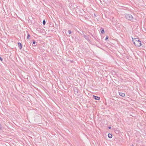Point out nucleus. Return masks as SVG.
<instances>
[{"instance_id": "obj_1", "label": "nucleus", "mask_w": 146, "mask_h": 146, "mask_svg": "<svg viewBox=\"0 0 146 146\" xmlns=\"http://www.w3.org/2000/svg\"><path fill=\"white\" fill-rule=\"evenodd\" d=\"M132 41L134 45L137 47H140L142 45L141 42L138 38H133Z\"/></svg>"}, {"instance_id": "obj_2", "label": "nucleus", "mask_w": 146, "mask_h": 146, "mask_svg": "<svg viewBox=\"0 0 146 146\" xmlns=\"http://www.w3.org/2000/svg\"><path fill=\"white\" fill-rule=\"evenodd\" d=\"M126 17L128 20H131L133 19V17L131 15L128 14L126 16Z\"/></svg>"}, {"instance_id": "obj_3", "label": "nucleus", "mask_w": 146, "mask_h": 146, "mask_svg": "<svg viewBox=\"0 0 146 146\" xmlns=\"http://www.w3.org/2000/svg\"><path fill=\"white\" fill-rule=\"evenodd\" d=\"M93 98H94L96 100H99L100 99V98L98 96H96L93 95Z\"/></svg>"}, {"instance_id": "obj_4", "label": "nucleus", "mask_w": 146, "mask_h": 146, "mask_svg": "<svg viewBox=\"0 0 146 146\" xmlns=\"http://www.w3.org/2000/svg\"><path fill=\"white\" fill-rule=\"evenodd\" d=\"M18 44L19 46V48L20 49H21L22 48V44H21L20 42H18Z\"/></svg>"}, {"instance_id": "obj_5", "label": "nucleus", "mask_w": 146, "mask_h": 146, "mask_svg": "<svg viewBox=\"0 0 146 146\" xmlns=\"http://www.w3.org/2000/svg\"><path fill=\"white\" fill-rule=\"evenodd\" d=\"M119 94L120 96L122 97H124L125 96V94L122 93H119Z\"/></svg>"}, {"instance_id": "obj_6", "label": "nucleus", "mask_w": 146, "mask_h": 146, "mask_svg": "<svg viewBox=\"0 0 146 146\" xmlns=\"http://www.w3.org/2000/svg\"><path fill=\"white\" fill-rule=\"evenodd\" d=\"M101 33L102 34H103L104 33V30L102 28L101 29Z\"/></svg>"}, {"instance_id": "obj_7", "label": "nucleus", "mask_w": 146, "mask_h": 146, "mask_svg": "<svg viewBox=\"0 0 146 146\" xmlns=\"http://www.w3.org/2000/svg\"><path fill=\"white\" fill-rule=\"evenodd\" d=\"M84 37L87 40L89 38L88 36L87 35H84Z\"/></svg>"}, {"instance_id": "obj_8", "label": "nucleus", "mask_w": 146, "mask_h": 146, "mask_svg": "<svg viewBox=\"0 0 146 146\" xmlns=\"http://www.w3.org/2000/svg\"><path fill=\"white\" fill-rule=\"evenodd\" d=\"M46 23L45 21L44 20L43 21V24L44 25H45Z\"/></svg>"}, {"instance_id": "obj_9", "label": "nucleus", "mask_w": 146, "mask_h": 146, "mask_svg": "<svg viewBox=\"0 0 146 146\" xmlns=\"http://www.w3.org/2000/svg\"><path fill=\"white\" fill-rule=\"evenodd\" d=\"M29 37H30V35L29 34H28L27 35V39H29Z\"/></svg>"}, {"instance_id": "obj_10", "label": "nucleus", "mask_w": 146, "mask_h": 146, "mask_svg": "<svg viewBox=\"0 0 146 146\" xmlns=\"http://www.w3.org/2000/svg\"><path fill=\"white\" fill-rule=\"evenodd\" d=\"M68 32L70 34H71L72 33L71 31L70 30H68Z\"/></svg>"}, {"instance_id": "obj_11", "label": "nucleus", "mask_w": 146, "mask_h": 146, "mask_svg": "<svg viewBox=\"0 0 146 146\" xmlns=\"http://www.w3.org/2000/svg\"><path fill=\"white\" fill-rule=\"evenodd\" d=\"M108 37H107L106 38V39H105V40H108Z\"/></svg>"}, {"instance_id": "obj_12", "label": "nucleus", "mask_w": 146, "mask_h": 146, "mask_svg": "<svg viewBox=\"0 0 146 146\" xmlns=\"http://www.w3.org/2000/svg\"><path fill=\"white\" fill-rule=\"evenodd\" d=\"M36 43V42L35 41H33V44H35Z\"/></svg>"}, {"instance_id": "obj_13", "label": "nucleus", "mask_w": 146, "mask_h": 146, "mask_svg": "<svg viewBox=\"0 0 146 146\" xmlns=\"http://www.w3.org/2000/svg\"><path fill=\"white\" fill-rule=\"evenodd\" d=\"M108 137L110 138V133H109L108 134Z\"/></svg>"}, {"instance_id": "obj_14", "label": "nucleus", "mask_w": 146, "mask_h": 146, "mask_svg": "<svg viewBox=\"0 0 146 146\" xmlns=\"http://www.w3.org/2000/svg\"><path fill=\"white\" fill-rule=\"evenodd\" d=\"M112 137V135H111V136H110V138H111Z\"/></svg>"}, {"instance_id": "obj_15", "label": "nucleus", "mask_w": 146, "mask_h": 146, "mask_svg": "<svg viewBox=\"0 0 146 146\" xmlns=\"http://www.w3.org/2000/svg\"><path fill=\"white\" fill-rule=\"evenodd\" d=\"M132 146H134L133 145H132Z\"/></svg>"}, {"instance_id": "obj_16", "label": "nucleus", "mask_w": 146, "mask_h": 146, "mask_svg": "<svg viewBox=\"0 0 146 146\" xmlns=\"http://www.w3.org/2000/svg\"><path fill=\"white\" fill-rule=\"evenodd\" d=\"M108 128H109V129H110V127H108Z\"/></svg>"}]
</instances>
